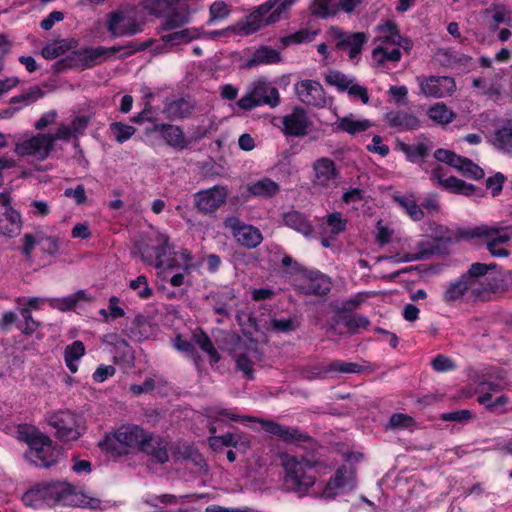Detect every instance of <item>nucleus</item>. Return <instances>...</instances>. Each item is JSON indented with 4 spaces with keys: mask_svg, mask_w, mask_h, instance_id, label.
I'll list each match as a JSON object with an SVG mask.
<instances>
[{
    "mask_svg": "<svg viewBox=\"0 0 512 512\" xmlns=\"http://www.w3.org/2000/svg\"><path fill=\"white\" fill-rule=\"evenodd\" d=\"M356 485L355 470L352 466L342 465L336 469L323 489V496L335 498L339 491H351Z\"/></svg>",
    "mask_w": 512,
    "mask_h": 512,
    "instance_id": "obj_17",
    "label": "nucleus"
},
{
    "mask_svg": "<svg viewBox=\"0 0 512 512\" xmlns=\"http://www.w3.org/2000/svg\"><path fill=\"white\" fill-rule=\"evenodd\" d=\"M395 201L406 211L413 221H420L424 218L422 208L413 197L396 196Z\"/></svg>",
    "mask_w": 512,
    "mask_h": 512,
    "instance_id": "obj_46",
    "label": "nucleus"
},
{
    "mask_svg": "<svg viewBox=\"0 0 512 512\" xmlns=\"http://www.w3.org/2000/svg\"><path fill=\"white\" fill-rule=\"evenodd\" d=\"M495 147L505 154L512 155V127L503 126L494 133Z\"/></svg>",
    "mask_w": 512,
    "mask_h": 512,
    "instance_id": "obj_42",
    "label": "nucleus"
},
{
    "mask_svg": "<svg viewBox=\"0 0 512 512\" xmlns=\"http://www.w3.org/2000/svg\"><path fill=\"white\" fill-rule=\"evenodd\" d=\"M447 243L450 242V238L443 237V236H437L433 239V241H420L417 244L418 251L415 254H406L402 258L403 262H411V261H418L427 259L433 255H439L441 254L440 250V244L441 243Z\"/></svg>",
    "mask_w": 512,
    "mask_h": 512,
    "instance_id": "obj_28",
    "label": "nucleus"
},
{
    "mask_svg": "<svg viewBox=\"0 0 512 512\" xmlns=\"http://www.w3.org/2000/svg\"><path fill=\"white\" fill-rule=\"evenodd\" d=\"M93 297L86 293L85 290H78L73 294L67 295L61 298H50L48 303L53 309H57L62 312H68L74 310L79 302H91Z\"/></svg>",
    "mask_w": 512,
    "mask_h": 512,
    "instance_id": "obj_31",
    "label": "nucleus"
},
{
    "mask_svg": "<svg viewBox=\"0 0 512 512\" xmlns=\"http://www.w3.org/2000/svg\"><path fill=\"white\" fill-rule=\"evenodd\" d=\"M282 57L279 51L270 46H260L254 51L252 57L248 60L247 66L253 67L263 64H275L281 61Z\"/></svg>",
    "mask_w": 512,
    "mask_h": 512,
    "instance_id": "obj_35",
    "label": "nucleus"
},
{
    "mask_svg": "<svg viewBox=\"0 0 512 512\" xmlns=\"http://www.w3.org/2000/svg\"><path fill=\"white\" fill-rule=\"evenodd\" d=\"M110 130L113 132L115 140L119 144L128 141L136 132V129L128 124L122 122H113L110 125Z\"/></svg>",
    "mask_w": 512,
    "mask_h": 512,
    "instance_id": "obj_54",
    "label": "nucleus"
},
{
    "mask_svg": "<svg viewBox=\"0 0 512 512\" xmlns=\"http://www.w3.org/2000/svg\"><path fill=\"white\" fill-rule=\"evenodd\" d=\"M224 225L230 229L237 242L247 249L256 248L263 241V235L257 227L244 223L238 217H227Z\"/></svg>",
    "mask_w": 512,
    "mask_h": 512,
    "instance_id": "obj_14",
    "label": "nucleus"
},
{
    "mask_svg": "<svg viewBox=\"0 0 512 512\" xmlns=\"http://www.w3.org/2000/svg\"><path fill=\"white\" fill-rule=\"evenodd\" d=\"M208 444L212 450L215 452H220L224 447L238 448L239 440L236 439L235 434L228 432L220 436H210L208 438Z\"/></svg>",
    "mask_w": 512,
    "mask_h": 512,
    "instance_id": "obj_48",
    "label": "nucleus"
},
{
    "mask_svg": "<svg viewBox=\"0 0 512 512\" xmlns=\"http://www.w3.org/2000/svg\"><path fill=\"white\" fill-rule=\"evenodd\" d=\"M384 120L389 127L399 131H411L420 127L419 119L414 114L403 110H391L386 112Z\"/></svg>",
    "mask_w": 512,
    "mask_h": 512,
    "instance_id": "obj_25",
    "label": "nucleus"
},
{
    "mask_svg": "<svg viewBox=\"0 0 512 512\" xmlns=\"http://www.w3.org/2000/svg\"><path fill=\"white\" fill-rule=\"evenodd\" d=\"M327 84L335 86L338 92L348 91L350 96H368V90L354 83V79L347 77L340 71L330 70L325 76Z\"/></svg>",
    "mask_w": 512,
    "mask_h": 512,
    "instance_id": "obj_23",
    "label": "nucleus"
},
{
    "mask_svg": "<svg viewBox=\"0 0 512 512\" xmlns=\"http://www.w3.org/2000/svg\"><path fill=\"white\" fill-rule=\"evenodd\" d=\"M505 181V175L501 172H496L493 176L486 179V188L491 190L493 197H496L502 192Z\"/></svg>",
    "mask_w": 512,
    "mask_h": 512,
    "instance_id": "obj_64",
    "label": "nucleus"
},
{
    "mask_svg": "<svg viewBox=\"0 0 512 512\" xmlns=\"http://www.w3.org/2000/svg\"><path fill=\"white\" fill-rule=\"evenodd\" d=\"M192 99L177 98L165 105L163 113L171 121L189 117L195 108V102Z\"/></svg>",
    "mask_w": 512,
    "mask_h": 512,
    "instance_id": "obj_30",
    "label": "nucleus"
},
{
    "mask_svg": "<svg viewBox=\"0 0 512 512\" xmlns=\"http://www.w3.org/2000/svg\"><path fill=\"white\" fill-rule=\"evenodd\" d=\"M129 288L137 292L140 299L147 300L153 296V289L149 286L147 277L139 275L129 282Z\"/></svg>",
    "mask_w": 512,
    "mask_h": 512,
    "instance_id": "obj_53",
    "label": "nucleus"
},
{
    "mask_svg": "<svg viewBox=\"0 0 512 512\" xmlns=\"http://www.w3.org/2000/svg\"><path fill=\"white\" fill-rule=\"evenodd\" d=\"M48 424L56 430V437L63 442L77 440L84 432L81 416L70 410H60L50 414Z\"/></svg>",
    "mask_w": 512,
    "mask_h": 512,
    "instance_id": "obj_8",
    "label": "nucleus"
},
{
    "mask_svg": "<svg viewBox=\"0 0 512 512\" xmlns=\"http://www.w3.org/2000/svg\"><path fill=\"white\" fill-rule=\"evenodd\" d=\"M247 191L253 196L271 198L280 191V186L274 180L264 177L260 180L249 183Z\"/></svg>",
    "mask_w": 512,
    "mask_h": 512,
    "instance_id": "obj_34",
    "label": "nucleus"
},
{
    "mask_svg": "<svg viewBox=\"0 0 512 512\" xmlns=\"http://www.w3.org/2000/svg\"><path fill=\"white\" fill-rule=\"evenodd\" d=\"M73 496L72 487L63 482L37 484L22 496L24 505L43 509L54 505H68Z\"/></svg>",
    "mask_w": 512,
    "mask_h": 512,
    "instance_id": "obj_3",
    "label": "nucleus"
},
{
    "mask_svg": "<svg viewBox=\"0 0 512 512\" xmlns=\"http://www.w3.org/2000/svg\"><path fill=\"white\" fill-rule=\"evenodd\" d=\"M433 156L437 160V162L445 163L455 168L457 162H459L461 155H458L454 151L449 149L438 148L437 150H435Z\"/></svg>",
    "mask_w": 512,
    "mask_h": 512,
    "instance_id": "obj_63",
    "label": "nucleus"
},
{
    "mask_svg": "<svg viewBox=\"0 0 512 512\" xmlns=\"http://www.w3.org/2000/svg\"><path fill=\"white\" fill-rule=\"evenodd\" d=\"M60 238L58 236L46 235L39 231L38 245L41 247V251L48 255H56L60 248Z\"/></svg>",
    "mask_w": 512,
    "mask_h": 512,
    "instance_id": "obj_52",
    "label": "nucleus"
},
{
    "mask_svg": "<svg viewBox=\"0 0 512 512\" xmlns=\"http://www.w3.org/2000/svg\"><path fill=\"white\" fill-rule=\"evenodd\" d=\"M455 168L464 176L474 180H480L485 175L484 170L480 166L464 156H460Z\"/></svg>",
    "mask_w": 512,
    "mask_h": 512,
    "instance_id": "obj_43",
    "label": "nucleus"
},
{
    "mask_svg": "<svg viewBox=\"0 0 512 512\" xmlns=\"http://www.w3.org/2000/svg\"><path fill=\"white\" fill-rule=\"evenodd\" d=\"M213 412L216 416L226 417L234 422H258L265 432L277 437L285 444L300 445L313 441V438L308 433L298 427L285 426L273 420L256 419L251 416H239L231 410L224 408H214Z\"/></svg>",
    "mask_w": 512,
    "mask_h": 512,
    "instance_id": "obj_1",
    "label": "nucleus"
},
{
    "mask_svg": "<svg viewBox=\"0 0 512 512\" xmlns=\"http://www.w3.org/2000/svg\"><path fill=\"white\" fill-rule=\"evenodd\" d=\"M53 149V139L50 133H38L17 142L15 146V152L18 156H34L38 160L47 159Z\"/></svg>",
    "mask_w": 512,
    "mask_h": 512,
    "instance_id": "obj_12",
    "label": "nucleus"
},
{
    "mask_svg": "<svg viewBox=\"0 0 512 512\" xmlns=\"http://www.w3.org/2000/svg\"><path fill=\"white\" fill-rule=\"evenodd\" d=\"M190 14L188 11H177L170 12L161 25V29L164 31H171L189 23Z\"/></svg>",
    "mask_w": 512,
    "mask_h": 512,
    "instance_id": "obj_44",
    "label": "nucleus"
},
{
    "mask_svg": "<svg viewBox=\"0 0 512 512\" xmlns=\"http://www.w3.org/2000/svg\"><path fill=\"white\" fill-rule=\"evenodd\" d=\"M29 449L25 452V458L37 467L49 468L57 463L60 450L53 445L52 440L35 432L27 436Z\"/></svg>",
    "mask_w": 512,
    "mask_h": 512,
    "instance_id": "obj_6",
    "label": "nucleus"
},
{
    "mask_svg": "<svg viewBox=\"0 0 512 512\" xmlns=\"http://www.w3.org/2000/svg\"><path fill=\"white\" fill-rule=\"evenodd\" d=\"M428 117L436 124L446 125L453 121L455 113L444 103H436L427 111Z\"/></svg>",
    "mask_w": 512,
    "mask_h": 512,
    "instance_id": "obj_39",
    "label": "nucleus"
},
{
    "mask_svg": "<svg viewBox=\"0 0 512 512\" xmlns=\"http://www.w3.org/2000/svg\"><path fill=\"white\" fill-rule=\"evenodd\" d=\"M282 123L283 132L287 136H303L307 133L306 112L301 107H295L290 115L283 118Z\"/></svg>",
    "mask_w": 512,
    "mask_h": 512,
    "instance_id": "obj_26",
    "label": "nucleus"
},
{
    "mask_svg": "<svg viewBox=\"0 0 512 512\" xmlns=\"http://www.w3.org/2000/svg\"><path fill=\"white\" fill-rule=\"evenodd\" d=\"M371 127L369 120H354L349 117H344L339 122V128L351 135L364 132Z\"/></svg>",
    "mask_w": 512,
    "mask_h": 512,
    "instance_id": "obj_51",
    "label": "nucleus"
},
{
    "mask_svg": "<svg viewBox=\"0 0 512 512\" xmlns=\"http://www.w3.org/2000/svg\"><path fill=\"white\" fill-rule=\"evenodd\" d=\"M139 452L147 455L152 463L163 465L169 461V442L159 434L148 432Z\"/></svg>",
    "mask_w": 512,
    "mask_h": 512,
    "instance_id": "obj_18",
    "label": "nucleus"
},
{
    "mask_svg": "<svg viewBox=\"0 0 512 512\" xmlns=\"http://www.w3.org/2000/svg\"><path fill=\"white\" fill-rule=\"evenodd\" d=\"M401 51L399 48H394L388 51L383 45L373 49L372 58L378 64H384L387 61L398 62L401 59Z\"/></svg>",
    "mask_w": 512,
    "mask_h": 512,
    "instance_id": "obj_50",
    "label": "nucleus"
},
{
    "mask_svg": "<svg viewBox=\"0 0 512 512\" xmlns=\"http://www.w3.org/2000/svg\"><path fill=\"white\" fill-rule=\"evenodd\" d=\"M367 295L365 293H357L353 297L342 302V305L336 309L339 315L353 314L352 312L358 309L364 302Z\"/></svg>",
    "mask_w": 512,
    "mask_h": 512,
    "instance_id": "obj_58",
    "label": "nucleus"
},
{
    "mask_svg": "<svg viewBox=\"0 0 512 512\" xmlns=\"http://www.w3.org/2000/svg\"><path fill=\"white\" fill-rule=\"evenodd\" d=\"M276 5V0H268L259 5L244 20L239 21L233 30L239 35H250L258 31L264 26L271 25L268 22L269 14Z\"/></svg>",
    "mask_w": 512,
    "mask_h": 512,
    "instance_id": "obj_13",
    "label": "nucleus"
},
{
    "mask_svg": "<svg viewBox=\"0 0 512 512\" xmlns=\"http://www.w3.org/2000/svg\"><path fill=\"white\" fill-rule=\"evenodd\" d=\"M337 43L335 48L341 51H347L349 59L358 60L362 53L363 46L367 43L368 37L364 32L346 33L336 28L334 29Z\"/></svg>",
    "mask_w": 512,
    "mask_h": 512,
    "instance_id": "obj_19",
    "label": "nucleus"
},
{
    "mask_svg": "<svg viewBox=\"0 0 512 512\" xmlns=\"http://www.w3.org/2000/svg\"><path fill=\"white\" fill-rule=\"evenodd\" d=\"M397 148L405 155L408 162L417 164L423 171L428 172V163L425 158L430 153V147L427 144L423 142L413 144L398 142Z\"/></svg>",
    "mask_w": 512,
    "mask_h": 512,
    "instance_id": "obj_24",
    "label": "nucleus"
},
{
    "mask_svg": "<svg viewBox=\"0 0 512 512\" xmlns=\"http://www.w3.org/2000/svg\"><path fill=\"white\" fill-rule=\"evenodd\" d=\"M193 340L201 348V350L209 356L211 364H215L220 361L221 356L215 348L209 335L205 331L199 329L198 331L194 332Z\"/></svg>",
    "mask_w": 512,
    "mask_h": 512,
    "instance_id": "obj_37",
    "label": "nucleus"
},
{
    "mask_svg": "<svg viewBox=\"0 0 512 512\" xmlns=\"http://www.w3.org/2000/svg\"><path fill=\"white\" fill-rule=\"evenodd\" d=\"M460 236L465 240L488 238L487 242H495L496 245H501L512 239V226L479 225L461 230Z\"/></svg>",
    "mask_w": 512,
    "mask_h": 512,
    "instance_id": "obj_16",
    "label": "nucleus"
},
{
    "mask_svg": "<svg viewBox=\"0 0 512 512\" xmlns=\"http://www.w3.org/2000/svg\"><path fill=\"white\" fill-rule=\"evenodd\" d=\"M297 96H311L313 93L323 92L322 85L314 80H302L295 85Z\"/></svg>",
    "mask_w": 512,
    "mask_h": 512,
    "instance_id": "obj_59",
    "label": "nucleus"
},
{
    "mask_svg": "<svg viewBox=\"0 0 512 512\" xmlns=\"http://www.w3.org/2000/svg\"><path fill=\"white\" fill-rule=\"evenodd\" d=\"M316 464V460L304 456L288 457L283 463L286 472L285 483L296 492H306L315 483Z\"/></svg>",
    "mask_w": 512,
    "mask_h": 512,
    "instance_id": "obj_5",
    "label": "nucleus"
},
{
    "mask_svg": "<svg viewBox=\"0 0 512 512\" xmlns=\"http://www.w3.org/2000/svg\"><path fill=\"white\" fill-rule=\"evenodd\" d=\"M107 30L113 37L133 36L143 31L134 9L117 10L109 14Z\"/></svg>",
    "mask_w": 512,
    "mask_h": 512,
    "instance_id": "obj_10",
    "label": "nucleus"
},
{
    "mask_svg": "<svg viewBox=\"0 0 512 512\" xmlns=\"http://www.w3.org/2000/svg\"><path fill=\"white\" fill-rule=\"evenodd\" d=\"M189 498V495H182L180 497H177L174 494H161V495H151L148 496L146 499H144V503L147 504L150 507H157V502L164 504V505H174L181 501H185Z\"/></svg>",
    "mask_w": 512,
    "mask_h": 512,
    "instance_id": "obj_55",
    "label": "nucleus"
},
{
    "mask_svg": "<svg viewBox=\"0 0 512 512\" xmlns=\"http://www.w3.org/2000/svg\"><path fill=\"white\" fill-rule=\"evenodd\" d=\"M160 138L167 146L178 151L187 149L191 144V140L185 136L180 126L169 123H165L162 126Z\"/></svg>",
    "mask_w": 512,
    "mask_h": 512,
    "instance_id": "obj_27",
    "label": "nucleus"
},
{
    "mask_svg": "<svg viewBox=\"0 0 512 512\" xmlns=\"http://www.w3.org/2000/svg\"><path fill=\"white\" fill-rule=\"evenodd\" d=\"M245 96H279L278 89L265 78L256 80Z\"/></svg>",
    "mask_w": 512,
    "mask_h": 512,
    "instance_id": "obj_47",
    "label": "nucleus"
},
{
    "mask_svg": "<svg viewBox=\"0 0 512 512\" xmlns=\"http://www.w3.org/2000/svg\"><path fill=\"white\" fill-rule=\"evenodd\" d=\"M313 171L314 185L322 188H329L335 185L339 178V172L336 169L334 161L327 157L317 159L313 163Z\"/></svg>",
    "mask_w": 512,
    "mask_h": 512,
    "instance_id": "obj_22",
    "label": "nucleus"
},
{
    "mask_svg": "<svg viewBox=\"0 0 512 512\" xmlns=\"http://www.w3.org/2000/svg\"><path fill=\"white\" fill-rule=\"evenodd\" d=\"M85 352V346L80 340H76L65 347L64 361L72 374L78 371L77 362L85 355Z\"/></svg>",
    "mask_w": 512,
    "mask_h": 512,
    "instance_id": "obj_36",
    "label": "nucleus"
},
{
    "mask_svg": "<svg viewBox=\"0 0 512 512\" xmlns=\"http://www.w3.org/2000/svg\"><path fill=\"white\" fill-rule=\"evenodd\" d=\"M284 224L302 234L305 237H309L313 234L314 227L308 217L297 210H291L283 214Z\"/></svg>",
    "mask_w": 512,
    "mask_h": 512,
    "instance_id": "obj_32",
    "label": "nucleus"
},
{
    "mask_svg": "<svg viewBox=\"0 0 512 512\" xmlns=\"http://www.w3.org/2000/svg\"><path fill=\"white\" fill-rule=\"evenodd\" d=\"M364 371V366L358 363L346 362L342 360H332L326 366L316 373V377L323 378L328 373H344V374H359Z\"/></svg>",
    "mask_w": 512,
    "mask_h": 512,
    "instance_id": "obj_33",
    "label": "nucleus"
},
{
    "mask_svg": "<svg viewBox=\"0 0 512 512\" xmlns=\"http://www.w3.org/2000/svg\"><path fill=\"white\" fill-rule=\"evenodd\" d=\"M155 241V246L144 245L138 247L142 261L157 269L177 267L173 257L175 252L172 251L173 247L169 243V236L158 234Z\"/></svg>",
    "mask_w": 512,
    "mask_h": 512,
    "instance_id": "obj_7",
    "label": "nucleus"
},
{
    "mask_svg": "<svg viewBox=\"0 0 512 512\" xmlns=\"http://www.w3.org/2000/svg\"><path fill=\"white\" fill-rule=\"evenodd\" d=\"M30 99L36 100L37 98H11L8 108L0 110V118L7 119L12 117L16 112L20 111L24 106L29 105Z\"/></svg>",
    "mask_w": 512,
    "mask_h": 512,
    "instance_id": "obj_62",
    "label": "nucleus"
},
{
    "mask_svg": "<svg viewBox=\"0 0 512 512\" xmlns=\"http://www.w3.org/2000/svg\"><path fill=\"white\" fill-rule=\"evenodd\" d=\"M306 281L300 286V292L306 296H326L330 293L333 283L331 278L319 270H311L306 274Z\"/></svg>",
    "mask_w": 512,
    "mask_h": 512,
    "instance_id": "obj_20",
    "label": "nucleus"
},
{
    "mask_svg": "<svg viewBox=\"0 0 512 512\" xmlns=\"http://www.w3.org/2000/svg\"><path fill=\"white\" fill-rule=\"evenodd\" d=\"M22 228V218L19 211L11 205V198L7 193H0V233L6 237L18 236Z\"/></svg>",
    "mask_w": 512,
    "mask_h": 512,
    "instance_id": "obj_15",
    "label": "nucleus"
},
{
    "mask_svg": "<svg viewBox=\"0 0 512 512\" xmlns=\"http://www.w3.org/2000/svg\"><path fill=\"white\" fill-rule=\"evenodd\" d=\"M228 194V188L221 185L200 190L194 195V205L199 213L213 215L226 203Z\"/></svg>",
    "mask_w": 512,
    "mask_h": 512,
    "instance_id": "obj_11",
    "label": "nucleus"
},
{
    "mask_svg": "<svg viewBox=\"0 0 512 512\" xmlns=\"http://www.w3.org/2000/svg\"><path fill=\"white\" fill-rule=\"evenodd\" d=\"M199 33L197 29H183L180 31L171 32L161 37V40L166 45H178L182 43H188L193 39H197Z\"/></svg>",
    "mask_w": 512,
    "mask_h": 512,
    "instance_id": "obj_41",
    "label": "nucleus"
},
{
    "mask_svg": "<svg viewBox=\"0 0 512 512\" xmlns=\"http://www.w3.org/2000/svg\"><path fill=\"white\" fill-rule=\"evenodd\" d=\"M132 121L138 124L143 122L149 123V125H147L143 130V134L145 136H152L154 134H158L160 136L162 126L165 124L159 122L158 112L150 104H146L143 110L132 118Z\"/></svg>",
    "mask_w": 512,
    "mask_h": 512,
    "instance_id": "obj_29",
    "label": "nucleus"
},
{
    "mask_svg": "<svg viewBox=\"0 0 512 512\" xmlns=\"http://www.w3.org/2000/svg\"><path fill=\"white\" fill-rule=\"evenodd\" d=\"M317 31H310L309 29H300L295 33L286 35L280 38L281 48H286L292 44L307 43L314 40Z\"/></svg>",
    "mask_w": 512,
    "mask_h": 512,
    "instance_id": "obj_45",
    "label": "nucleus"
},
{
    "mask_svg": "<svg viewBox=\"0 0 512 512\" xmlns=\"http://www.w3.org/2000/svg\"><path fill=\"white\" fill-rule=\"evenodd\" d=\"M281 98H239L237 107L243 111H249L262 105H269L274 108L280 104Z\"/></svg>",
    "mask_w": 512,
    "mask_h": 512,
    "instance_id": "obj_49",
    "label": "nucleus"
},
{
    "mask_svg": "<svg viewBox=\"0 0 512 512\" xmlns=\"http://www.w3.org/2000/svg\"><path fill=\"white\" fill-rule=\"evenodd\" d=\"M428 166H432L430 173V180L442 187L450 193L464 195V196H482V190L470 183L465 182L455 176H446L445 168L439 163H431Z\"/></svg>",
    "mask_w": 512,
    "mask_h": 512,
    "instance_id": "obj_9",
    "label": "nucleus"
},
{
    "mask_svg": "<svg viewBox=\"0 0 512 512\" xmlns=\"http://www.w3.org/2000/svg\"><path fill=\"white\" fill-rule=\"evenodd\" d=\"M419 80L420 88L425 96H451L456 89L455 81L448 76H430Z\"/></svg>",
    "mask_w": 512,
    "mask_h": 512,
    "instance_id": "obj_21",
    "label": "nucleus"
},
{
    "mask_svg": "<svg viewBox=\"0 0 512 512\" xmlns=\"http://www.w3.org/2000/svg\"><path fill=\"white\" fill-rule=\"evenodd\" d=\"M498 267L496 263H472L469 267V276H473L478 283H489L488 281L482 280L490 270H494Z\"/></svg>",
    "mask_w": 512,
    "mask_h": 512,
    "instance_id": "obj_60",
    "label": "nucleus"
},
{
    "mask_svg": "<svg viewBox=\"0 0 512 512\" xmlns=\"http://www.w3.org/2000/svg\"><path fill=\"white\" fill-rule=\"evenodd\" d=\"M123 47L122 46H112L110 48L106 47H94V48H87L80 52V55L82 56V60L87 64H93L95 63L99 58L105 57L107 55L111 56L114 55L116 52L120 51Z\"/></svg>",
    "mask_w": 512,
    "mask_h": 512,
    "instance_id": "obj_40",
    "label": "nucleus"
},
{
    "mask_svg": "<svg viewBox=\"0 0 512 512\" xmlns=\"http://www.w3.org/2000/svg\"><path fill=\"white\" fill-rule=\"evenodd\" d=\"M495 291L492 283H478L473 276H469L468 269L459 278L447 284L442 293V300L446 304H453L469 293L473 301H489L490 295Z\"/></svg>",
    "mask_w": 512,
    "mask_h": 512,
    "instance_id": "obj_4",
    "label": "nucleus"
},
{
    "mask_svg": "<svg viewBox=\"0 0 512 512\" xmlns=\"http://www.w3.org/2000/svg\"><path fill=\"white\" fill-rule=\"evenodd\" d=\"M337 10L338 3L336 0H316L313 13L322 18H326L335 15Z\"/></svg>",
    "mask_w": 512,
    "mask_h": 512,
    "instance_id": "obj_57",
    "label": "nucleus"
},
{
    "mask_svg": "<svg viewBox=\"0 0 512 512\" xmlns=\"http://www.w3.org/2000/svg\"><path fill=\"white\" fill-rule=\"evenodd\" d=\"M148 431L136 424H127L118 428L113 433H108L99 442L102 451L113 457L128 455V449L140 450Z\"/></svg>",
    "mask_w": 512,
    "mask_h": 512,
    "instance_id": "obj_2",
    "label": "nucleus"
},
{
    "mask_svg": "<svg viewBox=\"0 0 512 512\" xmlns=\"http://www.w3.org/2000/svg\"><path fill=\"white\" fill-rule=\"evenodd\" d=\"M21 315L24 319V323H19L16 327L22 331L25 335H32L39 326V322L33 319L30 309L23 308Z\"/></svg>",
    "mask_w": 512,
    "mask_h": 512,
    "instance_id": "obj_61",
    "label": "nucleus"
},
{
    "mask_svg": "<svg viewBox=\"0 0 512 512\" xmlns=\"http://www.w3.org/2000/svg\"><path fill=\"white\" fill-rule=\"evenodd\" d=\"M342 324L347 328L349 335L358 334L359 329H368L371 321L362 314H344L339 315Z\"/></svg>",
    "mask_w": 512,
    "mask_h": 512,
    "instance_id": "obj_38",
    "label": "nucleus"
},
{
    "mask_svg": "<svg viewBox=\"0 0 512 512\" xmlns=\"http://www.w3.org/2000/svg\"><path fill=\"white\" fill-rule=\"evenodd\" d=\"M348 220L342 217L340 212H332L326 216V224L330 227L331 234L339 235L346 231Z\"/></svg>",
    "mask_w": 512,
    "mask_h": 512,
    "instance_id": "obj_56",
    "label": "nucleus"
}]
</instances>
